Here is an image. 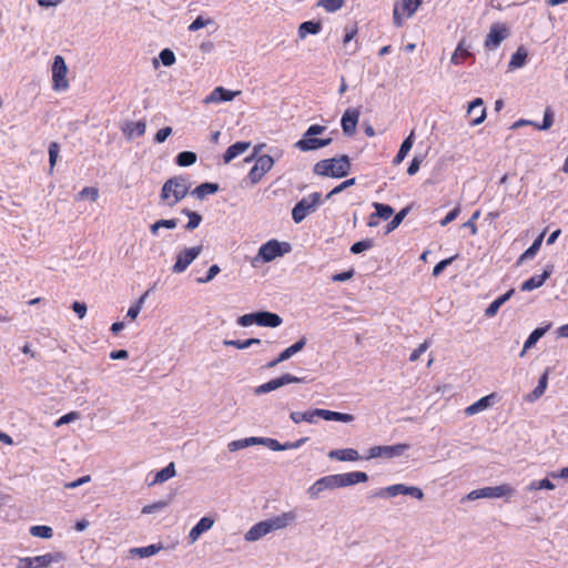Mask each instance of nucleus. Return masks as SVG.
<instances>
[{"label": "nucleus", "instance_id": "nucleus-1", "mask_svg": "<svg viewBox=\"0 0 568 568\" xmlns=\"http://www.w3.org/2000/svg\"><path fill=\"white\" fill-rule=\"evenodd\" d=\"M352 169L348 155H341L338 158L324 159L314 165V174L329 178H344Z\"/></svg>", "mask_w": 568, "mask_h": 568}, {"label": "nucleus", "instance_id": "nucleus-2", "mask_svg": "<svg viewBox=\"0 0 568 568\" xmlns=\"http://www.w3.org/2000/svg\"><path fill=\"white\" fill-rule=\"evenodd\" d=\"M326 130L327 126L325 125H310L302 138L295 142L294 148L302 152H311L328 146L333 141L331 138H318V135L326 132Z\"/></svg>", "mask_w": 568, "mask_h": 568}, {"label": "nucleus", "instance_id": "nucleus-3", "mask_svg": "<svg viewBox=\"0 0 568 568\" xmlns=\"http://www.w3.org/2000/svg\"><path fill=\"white\" fill-rule=\"evenodd\" d=\"M189 193V183L182 175L173 176L166 180L162 186L160 197L169 206H174L182 201Z\"/></svg>", "mask_w": 568, "mask_h": 568}, {"label": "nucleus", "instance_id": "nucleus-4", "mask_svg": "<svg viewBox=\"0 0 568 568\" xmlns=\"http://www.w3.org/2000/svg\"><path fill=\"white\" fill-rule=\"evenodd\" d=\"M322 203V194L320 192H313L302 197L292 210L294 223L303 222L307 215L315 213Z\"/></svg>", "mask_w": 568, "mask_h": 568}, {"label": "nucleus", "instance_id": "nucleus-5", "mask_svg": "<svg viewBox=\"0 0 568 568\" xmlns=\"http://www.w3.org/2000/svg\"><path fill=\"white\" fill-rule=\"evenodd\" d=\"M291 250V244L287 242H280L274 239L270 240L263 245H261L256 256L252 261V264L253 266H255L257 262H271L276 257L290 253Z\"/></svg>", "mask_w": 568, "mask_h": 568}, {"label": "nucleus", "instance_id": "nucleus-6", "mask_svg": "<svg viewBox=\"0 0 568 568\" xmlns=\"http://www.w3.org/2000/svg\"><path fill=\"white\" fill-rule=\"evenodd\" d=\"M63 559L62 552H48L34 557L18 558L17 568H48Z\"/></svg>", "mask_w": 568, "mask_h": 568}, {"label": "nucleus", "instance_id": "nucleus-7", "mask_svg": "<svg viewBox=\"0 0 568 568\" xmlns=\"http://www.w3.org/2000/svg\"><path fill=\"white\" fill-rule=\"evenodd\" d=\"M509 34V28L505 23H493L484 41V48L488 51L496 50Z\"/></svg>", "mask_w": 568, "mask_h": 568}, {"label": "nucleus", "instance_id": "nucleus-8", "mask_svg": "<svg viewBox=\"0 0 568 568\" xmlns=\"http://www.w3.org/2000/svg\"><path fill=\"white\" fill-rule=\"evenodd\" d=\"M68 67L61 55H55L52 64V88L54 91H65L69 88L67 80Z\"/></svg>", "mask_w": 568, "mask_h": 568}, {"label": "nucleus", "instance_id": "nucleus-9", "mask_svg": "<svg viewBox=\"0 0 568 568\" xmlns=\"http://www.w3.org/2000/svg\"><path fill=\"white\" fill-rule=\"evenodd\" d=\"M409 446L407 444H396L390 446H373L368 449L366 459L373 458H393L403 455Z\"/></svg>", "mask_w": 568, "mask_h": 568}, {"label": "nucleus", "instance_id": "nucleus-10", "mask_svg": "<svg viewBox=\"0 0 568 568\" xmlns=\"http://www.w3.org/2000/svg\"><path fill=\"white\" fill-rule=\"evenodd\" d=\"M202 250V245H197L181 251L176 255V261L172 266V272L176 274L184 272L192 264V262L201 254Z\"/></svg>", "mask_w": 568, "mask_h": 568}, {"label": "nucleus", "instance_id": "nucleus-11", "mask_svg": "<svg viewBox=\"0 0 568 568\" xmlns=\"http://www.w3.org/2000/svg\"><path fill=\"white\" fill-rule=\"evenodd\" d=\"M302 382H303V378L296 377L291 374H283L280 377L273 378V379L257 386L254 389V394L263 395V394L270 393L272 390H275L282 386H285V385H288L292 383H302Z\"/></svg>", "mask_w": 568, "mask_h": 568}, {"label": "nucleus", "instance_id": "nucleus-12", "mask_svg": "<svg viewBox=\"0 0 568 568\" xmlns=\"http://www.w3.org/2000/svg\"><path fill=\"white\" fill-rule=\"evenodd\" d=\"M338 488L337 477L335 475H327L317 479L313 485L307 488V495L311 499H317L322 493Z\"/></svg>", "mask_w": 568, "mask_h": 568}, {"label": "nucleus", "instance_id": "nucleus-13", "mask_svg": "<svg viewBox=\"0 0 568 568\" xmlns=\"http://www.w3.org/2000/svg\"><path fill=\"white\" fill-rule=\"evenodd\" d=\"M274 165V160L271 155L264 154L256 159L255 164L248 172V179L252 184H256L262 180Z\"/></svg>", "mask_w": 568, "mask_h": 568}, {"label": "nucleus", "instance_id": "nucleus-14", "mask_svg": "<svg viewBox=\"0 0 568 568\" xmlns=\"http://www.w3.org/2000/svg\"><path fill=\"white\" fill-rule=\"evenodd\" d=\"M361 112L357 109H347L341 120L343 133L346 136H352L356 132V126L359 120Z\"/></svg>", "mask_w": 568, "mask_h": 568}, {"label": "nucleus", "instance_id": "nucleus-15", "mask_svg": "<svg viewBox=\"0 0 568 568\" xmlns=\"http://www.w3.org/2000/svg\"><path fill=\"white\" fill-rule=\"evenodd\" d=\"M554 266L551 264L547 265L541 274H536L530 278L523 282L520 290L523 292H530L544 285V283L550 277L552 274Z\"/></svg>", "mask_w": 568, "mask_h": 568}, {"label": "nucleus", "instance_id": "nucleus-16", "mask_svg": "<svg viewBox=\"0 0 568 568\" xmlns=\"http://www.w3.org/2000/svg\"><path fill=\"white\" fill-rule=\"evenodd\" d=\"M237 94H240V91H231L223 87H216L209 95L205 97L204 103L209 104L229 102L232 101Z\"/></svg>", "mask_w": 568, "mask_h": 568}, {"label": "nucleus", "instance_id": "nucleus-17", "mask_svg": "<svg viewBox=\"0 0 568 568\" xmlns=\"http://www.w3.org/2000/svg\"><path fill=\"white\" fill-rule=\"evenodd\" d=\"M338 488L353 486L359 483H366L368 476L364 471H351L344 474H336Z\"/></svg>", "mask_w": 568, "mask_h": 568}, {"label": "nucleus", "instance_id": "nucleus-18", "mask_svg": "<svg viewBox=\"0 0 568 568\" xmlns=\"http://www.w3.org/2000/svg\"><path fill=\"white\" fill-rule=\"evenodd\" d=\"M295 519H296V514L294 511H287V513H283L278 516L268 518V519H266V521H267V525L272 532L274 530H280V529L286 528Z\"/></svg>", "mask_w": 568, "mask_h": 568}, {"label": "nucleus", "instance_id": "nucleus-19", "mask_svg": "<svg viewBox=\"0 0 568 568\" xmlns=\"http://www.w3.org/2000/svg\"><path fill=\"white\" fill-rule=\"evenodd\" d=\"M214 525V519L211 518V517H202L197 523L196 525L190 530L189 532V539H190V542L193 544L195 542L200 536L210 530Z\"/></svg>", "mask_w": 568, "mask_h": 568}, {"label": "nucleus", "instance_id": "nucleus-20", "mask_svg": "<svg viewBox=\"0 0 568 568\" xmlns=\"http://www.w3.org/2000/svg\"><path fill=\"white\" fill-rule=\"evenodd\" d=\"M480 491L484 493L485 498H501L515 493L514 488L508 484L484 487L480 488Z\"/></svg>", "mask_w": 568, "mask_h": 568}, {"label": "nucleus", "instance_id": "nucleus-21", "mask_svg": "<svg viewBox=\"0 0 568 568\" xmlns=\"http://www.w3.org/2000/svg\"><path fill=\"white\" fill-rule=\"evenodd\" d=\"M477 109H479V114L470 121L471 126L481 124L486 119V108L481 98H476L468 104L467 113L473 114Z\"/></svg>", "mask_w": 568, "mask_h": 568}, {"label": "nucleus", "instance_id": "nucleus-22", "mask_svg": "<svg viewBox=\"0 0 568 568\" xmlns=\"http://www.w3.org/2000/svg\"><path fill=\"white\" fill-rule=\"evenodd\" d=\"M270 527L267 525L266 520H262L255 525H253L246 532H245V540L246 541H256L261 539L262 537L270 534Z\"/></svg>", "mask_w": 568, "mask_h": 568}, {"label": "nucleus", "instance_id": "nucleus-23", "mask_svg": "<svg viewBox=\"0 0 568 568\" xmlns=\"http://www.w3.org/2000/svg\"><path fill=\"white\" fill-rule=\"evenodd\" d=\"M282 324V318L271 312H256V325L264 327H277Z\"/></svg>", "mask_w": 568, "mask_h": 568}, {"label": "nucleus", "instance_id": "nucleus-24", "mask_svg": "<svg viewBox=\"0 0 568 568\" xmlns=\"http://www.w3.org/2000/svg\"><path fill=\"white\" fill-rule=\"evenodd\" d=\"M316 413H321V408H314L306 412H292L290 414V418L293 423L300 424L301 422H306L308 424H315L320 418Z\"/></svg>", "mask_w": 568, "mask_h": 568}, {"label": "nucleus", "instance_id": "nucleus-25", "mask_svg": "<svg viewBox=\"0 0 568 568\" xmlns=\"http://www.w3.org/2000/svg\"><path fill=\"white\" fill-rule=\"evenodd\" d=\"M328 457L339 462H355L359 459L358 452L354 448L334 449L328 453Z\"/></svg>", "mask_w": 568, "mask_h": 568}, {"label": "nucleus", "instance_id": "nucleus-26", "mask_svg": "<svg viewBox=\"0 0 568 568\" xmlns=\"http://www.w3.org/2000/svg\"><path fill=\"white\" fill-rule=\"evenodd\" d=\"M316 415H318L320 418H323L324 420H334L341 423H352L355 419L352 414L333 412L324 408H321V413H316Z\"/></svg>", "mask_w": 568, "mask_h": 568}, {"label": "nucleus", "instance_id": "nucleus-27", "mask_svg": "<svg viewBox=\"0 0 568 568\" xmlns=\"http://www.w3.org/2000/svg\"><path fill=\"white\" fill-rule=\"evenodd\" d=\"M250 142L244 141H240L230 145L223 155L224 163H230L232 160L243 154L250 148Z\"/></svg>", "mask_w": 568, "mask_h": 568}, {"label": "nucleus", "instance_id": "nucleus-28", "mask_svg": "<svg viewBox=\"0 0 568 568\" xmlns=\"http://www.w3.org/2000/svg\"><path fill=\"white\" fill-rule=\"evenodd\" d=\"M515 290L510 288L505 294L497 297L489 306L485 310V316L490 318L494 317L498 310L514 295Z\"/></svg>", "mask_w": 568, "mask_h": 568}, {"label": "nucleus", "instance_id": "nucleus-29", "mask_svg": "<svg viewBox=\"0 0 568 568\" xmlns=\"http://www.w3.org/2000/svg\"><path fill=\"white\" fill-rule=\"evenodd\" d=\"M550 325H547L545 327H537L535 328L526 339L523 351L520 352V357H524L526 352L536 345V343L546 334Z\"/></svg>", "mask_w": 568, "mask_h": 568}, {"label": "nucleus", "instance_id": "nucleus-30", "mask_svg": "<svg viewBox=\"0 0 568 568\" xmlns=\"http://www.w3.org/2000/svg\"><path fill=\"white\" fill-rule=\"evenodd\" d=\"M145 128L146 126L143 121H130L124 124L122 131L129 139H132L134 136L143 135L145 133Z\"/></svg>", "mask_w": 568, "mask_h": 568}, {"label": "nucleus", "instance_id": "nucleus-31", "mask_svg": "<svg viewBox=\"0 0 568 568\" xmlns=\"http://www.w3.org/2000/svg\"><path fill=\"white\" fill-rule=\"evenodd\" d=\"M547 385H548V374H547V372H545L540 376L537 386L526 396V400L530 402V403L537 400L545 393Z\"/></svg>", "mask_w": 568, "mask_h": 568}, {"label": "nucleus", "instance_id": "nucleus-32", "mask_svg": "<svg viewBox=\"0 0 568 568\" xmlns=\"http://www.w3.org/2000/svg\"><path fill=\"white\" fill-rule=\"evenodd\" d=\"M322 30V23L320 21H305L298 27L300 39H305L308 34H317Z\"/></svg>", "mask_w": 568, "mask_h": 568}, {"label": "nucleus", "instance_id": "nucleus-33", "mask_svg": "<svg viewBox=\"0 0 568 568\" xmlns=\"http://www.w3.org/2000/svg\"><path fill=\"white\" fill-rule=\"evenodd\" d=\"M405 485L404 484H395L377 490L374 496L381 498H392L398 495H404Z\"/></svg>", "mask_w": 568, "mask_h": 568}, {"label": "nucleus", "instance_id": "nucleus-34", "mask_svg": "<svg viewBox=\"0 0 568 568\" xmlns=\"http://www.w3.org/2000/svg\"><path fill=\"white\" fill-rule=\"evenodd\" d=\"M415 134L414 131L403 141L400 148L394 159L395 164H399L409 153L414 144Z\"/></svg>", "mask_w": 568, "mask_h": 568}, {"label": "nucleus", "instance_id": "nucleus-35", "mask_svg": "<svg viewBox=\"0 0 568 568\" xmlns=\"http://www.w3.org/2000/svg\"><path fill=\"white\" fill-rule=\"evenodd\" d=\"M470 55H471V53L469 51V48L466 45L465 41H460L457 44V47L450 58V62L453 64H460L464 62V60H466Z\"/></svg>", "mask_w": 568, "mask_h": 568}, {"label": "nucleus", "instance_id": "nucleus-36", "mask_svg": "<svg viewBox=\"0 0 568 568\" xmlns=\"http://www.w3.org/2000/svg\"><path fill=\"white\" fill-rule=\"evenodd\" d=\"M219 191V184L205 182L196 186L192 191V195L196 196L199 200H203L209 194H214Z\"/></svg>", "mask_w": 568, "mask_h": 568}, {"label": "nucleus", "instance_id": "nucleus-37", "mask_svg": "<svg viewBox=\"0 0 568 568\" xmlns=\"http://www.w3.org/2000/svg\"><path fill=\"white\" fill-rule=\"evenodd\" d=\"M357 33V30L355 28H352L346 31L344 39H343V45L347 54L352 55L357 52L358 44L357 42H353L355 36Z\"/></svg>", "mask_w": 568, "mask_h": 568}, {"label": "nucleus", "instance_id": "nucleus-38", "mask_svg": "<svg viewBox=\"0 0 568 568\" xmlns=\"http://www.w3.org/2000/svg\"><path fill=\"white\" fill-rule=\"evenodd\" d=\"M420 4V0H399L395 6H399L403 16L410 18Z\"/></svg>", "mask_w": 568, "mask_h": 568}, {"label": "nucleus", "instance_id": "nucleus-39", "mask_svg": "<svg viewBox=\"0 0 568 568\" xmlns=\"http://www.w3.org/2000/svg\"><path fill=\"white\" fill-rule=\"evenodd\" d=\"M176 474L174 463H170L160 471L156 473L152 484H162L174 477Z\"/></svg>", "mask_w": 568, "mask_h": 568}, {"label": "nucleus", "instance_id": "nucleus-40", "mask_svg": "<svg viewBox=\"0 0 568 568\" xmlns=\"http://www.w3.org/2000/svg\"><path fill=\"white\" fill-rule=\"evenodd\" d=\"M306 345V338L305 337H302L301 339H298L297 342H295L293 345H291L290 347L285 348L281 354H280V361H287L288 358H291L293 355H295L296 353L301 352Z\"/></svg>", "mask_w": 568, "mask_h": 568}, {"label": "nucleus", "instance_id": "nucleus-41", "mask_svg": "<svg viewBox=\"0 0 568 568\" xmlns=\"http://www.w3.org/2000/svg\"><path fill=\"white\" fill-rule=\"evenodd\" d=\"M527 51L524 47H519L516 52L511 55L509 61V68L519 69L525 65L527 59Z\"/></svg>", "mask_w": 568, "mask_h": 568}, {"label": "nucleus", "instance_id": "nucleus-42", "mask_svg": "<svg viewBox=\"0 0 568 568\" xmlns=\"http://www.w3.org/2000/svg\"><path fill=\"white\" fill-rule=\"evenodd\" d=\"M544 235H545V233H541L535 239L532 244L521 254V256L519 258L520 262L524 260L534 258V256L537 254V252L539 251V248L541 246Z\"/></svg>", "mask_w": 568, "mask_h": 568}, {"label": "nucleus", "instance_id": "nucleus-43", "mask_svg": "<svg viewBox=\"0 0 568 568\" xmlns=\"http://www.w3.org/2000/svg\"><path fill=\"white\" fill-rule=\"evenodd\" d=\"M161 548L162 547L160 545H149L145 547L132 548L130 552L132 555L139 556L140 558H146L158 554Z\"/></svg>", "mask_w": 568, "mask_h": 568}, {"label": "nucleus", "instance_id": "nucleus-44", "mask_svg": "<svg viewBox=\"0 0 568 568\" xmlns=\"http://www.w3.org/2000/svg\"><path fill=\"white\" fill-rule=\"evenodd\" d=\"M197 160V156L192 151H182L175 158V163L179 166H190L194 164Z\"/></svg>", "mask_w": 568, "mask_h": 568}, {"label": "nucleus", "instance_id": "nucleus-45", "mask_svg": "<svg viewBox=\"0 0 568 568\" xmlns=\"http://www.w3.org/2000/svg\"><path fill=\"white\" fill-rule=\"evenodd\" d=\"M257 344H261V339H258V338H248L245 341H240V339H225L224 341L225 346H232L237 349H245V348H248V347H251L253 345H257Z\"/></svg>", "mask_w": 568, "mask_h": 568}, {"label": "nucleus", "instance_id": "nucleus-46", "mask_svg": "<svg viewBox=\"0 0 568 568\" xmlns=\"http://www.w3.org/2000/svg\"><path fill=\"white\" fill-rule=\"evenodd\" d=\"M255 445V437H246L242 439L232 440L227 444L230 452H236Z\"/></svg>", "mask_w": 568, "mask_h": 568}, {"label": "nucleus", "instance_id": "nucleus-47", "mask_svg": "<svg viewBox=\"0 0 568 568\" xmlns=\"http://www.w3.org/2000/svg\"><path fill=\"white\" fill-rule=\"evenodd\" d=\"M555 484L549 478H544L540 480H532L527 487L526 490L532 491V490H541V489H548L552 490L555 489Z\"/></svg>", "mask_w": 568, "mask_h": 568}, {"label": "nucleus", "instance_id": "nucleus-48", "mask_svg": "<svg viewBox=\"0 0 568 568\" xmlns=\"http://www.w3.org/2000/svg\"><path fill=\"white\" fill-rule=\"evenodd\" d=\"M373 206L378 219L388 220L394 214V209L388 204L374 202Z\"/></svg>", "mask_w": 568, "mask_h": 568}, {"label": "nucleus", "instance_id": "nucleus-49", "mask_svg": "<svg viewBox=\"0 0 568 568\" xmlns=\"http://www.w3.org/2000/svg\"><path fill=\"white\" fill-rule=\"evenodd\" d=\"M182 213L189 217V222L185 225V229L189 231L196 229L200 225V223L202 222V216L196 212L190 211L187 209H183Z\"/></svg>", "mask_w": 568, "mask_h": 568}, {"label": "nucleus", "instance_id": "nucleus-50", "mask_svg": "<svg viewBox=\"0 0 568 568\" xmlns=\"http://www.w3.org/2000/svg\"><path fill=\"white\" fill-rule=\"evenodd\" d=\"M30 534L33 536V537H39V538H51L52 535H53V530L51 527L49 526H44V525H37V526H32L30 528Z\"/></svg>", "mask_w": 568, "mask_h": 568}, {"label": "nucleus", "instance_id": "nucleus-51", "mask_svg": "<svg viewBox=\"0 0 568 568\" xmlns=\"http://www.w3.org/2000/svg\"><path fill=\"white\" fill-rule=\"evenodd\" d=\"M255 445H263L274 452L282 450L281 443L271 437H255Z\"/></svg>", "mask_w": 568, "mask_h": 568}, {"label": "nucleus", "instance_id": "nucleus-52", "mask_svg": "<svg viewBox=\"0 0 568 568\" xmlns=\"http://www.w3.org/2000/svg\"><path fill=\"white\" fill-rule=\"evenodd\" d=\"M344 3L345 0H320L317 6L322 7L327 12H336L344 6Z\"/></svg>", "mask_w": 568, "mask_h": 568}, {"label": "nucleus", "instance_id": "nucleus-53", "mask_svg": "<svg viewBox=\"0 0 568 568\" xmlns=\"http://www.w3.org/2000/svg\"><path fill=\"white\" fill-rule=\"evenodd\" d=\"M373 246H374V241L372 239H365V240L354 243L351 246L349 251L353 254H361L367 250H371Z\"/></svg>", "mask_w": 568, "mask_h": 568}, {"label": "nucleus", "instance_id": "nucleus-54", "mask_svg": "<svg viewBox=\"0 0 568 568\" xmlns=\"http://www.w3.org/2000/svg\"><path fill=\"white\" fill-rule=\"evenodd\" d=\"M408 213V207L402 209L394 217L393 220L387 224L386 226V233L393 232L395 229L399 226V224L403 222L405 216Z\"/></svg>", "mask_w": 568, "mask_h": 568}, {"label": "nucleus", "instance_id": "nucleus-55", "mask_svg": "<svg viewBox=\"0 0 568 568\" xmlns=\"http://www.w3.org/2000/svg\"><path fill=\"white\" fill-rule=\"evenodd\" d=\"M168 507V501L165 500H159V501H155L153 504H150V505H145L141 513L143 515H150V514H155V513H159L161 510H163L164 508Z\"/></svg>", "mask_w": 568, "mask_h": 568}, {"label": "nucleus", "instance_id": "nucleus-56", "mask_svg": "<svg viewBox=\"0 0 568 568\" xmlns=\"http://www.w3.org/2000/svg\"><path fill=\"white\" fill-rule=\"evenodd\" d=\"M552 124H554V113L550 108H546V110L544 112L542 123L539 124L536 122L535 128H537L538 130L545 131V130L550 129Z\"/></svg>", "mask_w": 568, "mask_h": 568}, {"label": "nucleus", "instance_id": "nucleus-57", "mask_svg": "<svg viewBox=\"0 0 568 568\" xmlns=\"http://www.w3.org/2000/svg\"><path fill=\"white\" fill-rule=\"evenodd\" d=\"M59 151H60V146L57 142H51L49 144V164H50V170L49 172L52 173L53 172V169L55 166V163H57V159H58V155H59Z\"/></svg>", "mask_w": 568, "mask_h": 568}, {"label": "nucleus", "instance_id": "nucleus-58", "mask_svg": "<svg viewBox=\"0 0 568 568\" xmlns=\"http://www.w3.org/2000/svg\"><path fill=\"white\" fill-rule=\"evenodd\" d=\"M221 272V268L217 264H213L210 266V268L206 272V275L203 277H197L196 282L199 284H205L211 282L219 273Z\"/></svg>", "mask_w": 568, "mask_h": 568}, {"label": "nucleus", "instance_id": "nucleus-59", "mask_svg": "<svg viewBox=\"0 0 568 568\" xmlns=\"http://www.w3.org/2000/svg\"><path fill=\"white\" fill-rule=\"evenodd\" d=\"M159 58L165 67H171L175 63V54L171 49H163L160 52Z\"/></svg>", "mask_w": 568, "mask_h": 568}, {"label": "nucleus", "instance_id": "nucleus-60", "mask_svg": "<svg viewBox=\"0 0 568 568\" xmlns=\"http://www.w3.org/2000/svg\"><path fill=\"white\" fill-rule=\"evenodd\" d=\"M213 21L211 19H204L202 16H199L190 26L189 31L194 32L197 31L209 24H211Z\"/></svg>", "mask_w": 568, "mask_h": 568}, {"label": "nucleus", "instance_id": "nucleus-61", "mask_svg": "<svg viewBox=\"0 0 568 568\" xmlns=\"http://www.w3.org/2000/svg\"><path fill=\"white\" fill-rule=\"evenodd\" d=\"M237 324L242 327H247L256 324V313L244 314L237 318Z\"/></svg>", "mask_w": 568, "mask_h": 568}, {"label": "nucleus", "instance_id": "nucleus-62", "mask_svg": "<svg viewBox=\"0 0 568 568\" xmlns=\"http://www.w3.org/2000/svg\"><path fill=\"white\" fill-rule=\"evenodd\" d=\"M429 346H430L429 341H425L424 343H422L416 349L413 351V353L409 356V361L416 362L420 357V355L424 354L428 349Z\"/></svg>", "mask_w": 568, "mask_h": 568}, {"label": "nucleus", "instance_id": "nucleus-63", "mask_svg": "<svg viewBox=\"0 0 568 568\" xmlns=\"http://www.w3.org/2000/svg\"><path fill=\"white\" fill-rule=\"evenodd\" d=\"M80 417L79 413L78 412H70L63 416H61L59 419H57V422L54 423V425L57 427H60L64 424H68V423H71L73 420H77L78 418Z\"/></svg>", "mask_w": 568, "mask_h": 568}, {"label": "nucleus", "instance_id": "nucleus-64", "mask_svg": "<svg viewBox=\"0 0 568 568\" xmlns=\"http://www.w3.org/2000/svg\"><path fill=\"white\" fill-rule=\"evenodd\" d=\"M79 197L80 199H84V197H89L91 199L92 201H97L98 197H99V191L98 189L95 187H90V186H87L84 189H82L79 193Z\"/></svg>", "mask_w": 568, "mask_h": 568}]
</instances>
